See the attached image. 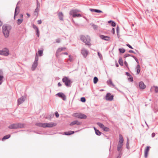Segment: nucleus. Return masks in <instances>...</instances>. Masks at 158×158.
Here are the masks:
<instances>
[{
    "mask_svg": "<svg viewBox=\"0 0 158 158\" xmlns=\"http://www.w3.org/2000/svg\"><path fill=\"white\" fill-rule=\"evenodd\" d=\"M122 154L121 152H119L118 156L116 158H121Z\"/></svg>",
    "mask_w": 158,
    "mask_h": 158,
    "instance_id": "5fc2aeb1",
    "label": "nucleus"
},
{
    "mask_svg": "<svg viewBox=\"0 0 158 158\" xmlns=\"http://www.w3.org/2000/svg\"><path fill=\"white\" fill-rule=\"evenodd\" d=\"M123 137L121 134H120L119 135V139L117 148V151L119 152H121V148L123 146Z\"/></svg>",
    "mask_w": 158,
    "mask_h": 158,
    "instance_id": "7ed1b4c3",
    "label": "nucleus"
},
{
    "mask_svg": "<svg viewBox=\"0 0 158 158\" xmlns=\"http://www.w3.org/2000/svg\"><path fill=\"white\" fill-rule=\"evenodd\" d=\"M38 60H39V57L36 53V55H35V60L34 62H35L38 63Z\"/></svg>",
    "mask_w": 158,
    "mask_h": 158,
    "instance_id": "c9c22d12",
    "label": "nucleus"
},
{
    "mask_svg": "<svg viewBox=\"0 0 158 158\" xmlns=\"http://www.w3.org/2000/svg\"><path fill=\"white\" fill-rule=\"evenodd\" d=\"M45 123H36L35 124V125L40 127L45 128Z\"/></svg>",
    "mask_w": 158,
    "mask_h": 158,
    "instance_id": "412c9836",
    "label": "nucleus"
},
{
    "mask_svg": "<svg viewBox=\"0 0 158 158\" xmlns=\"http://www.w3.org/2000/svg\"><path fill=\"white\" fill-rule=\"evenodd\" d=\"M56 43H59L60 42V39H57L56 40Z\"/></svg>",
    "mask_w": 158,
    "mask_h": 158,
    "instance_id": "338daca9",
    "label": "nucleus"
},
{
    "mask_svg": "<svg viewBox=\"0 0 158 158\" xmlns=\"http://www.w3.org/2000/svg\"><path fill=\"white\" fill-rule=\"evenodd\" d=\"M9 54V51L6 48H4L2 50H0V55L5 56H8Z\"/></svg>",
    "mask_w": 158,
    "mask_h": 158,
    "instance_id": "0eeeda50",
    "label": "nucleus"
},
{
    "mask_svg": "<svg viewBox=\"0 0 158 158\" xmlns=\"http://www.w3.org/2000/svg\"><path fill=\"white\" fill-rule=\"evenodd\" d=\"M59 53L58 52H56V57L57 58H58L59 56Z\"/></svg>",
    "mask_w": 158,
    "mask_h": 158,
    "instance_id": "052dcab7",
    "label": "nucleus"
},
{
    "mask_svg": "<svg viewBox=\"0 0 158 158\" xmlns=\"http://www.w3.org/2000/svg\"><path fill=\"white\" fill-rule=\"evenodd\" d=\"M126 145V148L127 149H129V139H127V142Z\"/></svg>",
    "mask_w": 158,
    "mask_h": 158,
    "instance_id": "c03bdc74",
    "label": "nucleus"
},
{
    "mask_svg": "<svg viewBox=\"0 0 158 158\" xmlns=\"http://www.w3.org/2000/svg\"><path fill=\"white\" fill-rule=\"evenodd\" d=\"M119 52L122 53H124L125 51V50L123 48H119Z\"/></svg>",
    "mask_w": 158,
    "mask_h": 158,
    "instance_id": "473e14b6",
    "label": "nucleus"
},
{
    "mask_svg": "<svg viewBox=\"0 0 158 158\" xmlns=\"http://www.w3.org/2000/svg\"><path fill=\"white\" fill-rule=\"evenodd\" d=\"M56 123H45V128L52 127H53L56 126Z\"/></svg>",
    "mask_w": 158,
    "mask_h": 158,
    "instance_id": "1a4fd4ad",
    "label": "nucleus"
},
{
    "mask_svg": "<svg viewBox=\"0 0 158 158\" xmlns=\"http://www.w3.org/2000/svg\"><path fill=\"white\" fill-rule=\"evenodd\" d=\"M10 137V135H9V134L5 135L2 138V141H3L5 140H6V139H9Z\"/></svg>",
    "mask_w": 158,
    "mask_h": 158,
    "instance_id": "bb28decb",
    "label": "nucleus"
},
{
    "mask_svg": "<svg viewBox=\"0 0 158 158\" xmlns=\"http://www.w3.org/2000/svg\"><path fill=\"white\" fill-rule=\"evenodd\" d=\"M81 101L83 102H85L86 101L85 98L84 97H81Z\"/></svg>",
    "mask_w": 158,
    "mask_h": 158,
    "instance_id": "37998d69",
    "label": "nucleus"
},
{
    "mask_svg": "<svg viewBox=\"0 0 158 158\" xmlns=\"http://www.w3.org/2000/svg\"><path fill=\"white\" fill-rule=\"evenodd\" d=\"M62 51V49H61L60 48H58L56 52H57L60 53Z\"/></svg>",
    "mask_w": 158,
    "mask_h": 158,
    "instance_id": "603ef678",
    "label": "nucleus"
},
{
    "mask_svg": "<svg viewBox=\"0 0 158 158\" xmlns=\"http://www.w3.org/2000/svg\"><path fill=\"white\" fill-rule=\"evenodd\" d=\"M151 147L149 146H147L144 150V156L145 158H147L148 156V152L149 149Z\"/></svg>",
    "mask_w": 158,
    "mask_h": 158,
    "instance_id": "dca6fc26",
    "label": "nucleus"
},
{
    "mask_svg": "<svg viewBox=\"0 0 158 158\" xmlns=\"http://www.w3.org/2000/svg\"><path fill=\"white\" fill-rule=\"evenodd\" d=\"M43 50H39L38 51L39 55L40 56H41L43 55Z\"/></svg>",
    "mask_w": 158,
    "mask_h": 158,
    "instance_id": "e433bc0d",
    "label": "nucleus"
},
{
    "mask_svg": "<svg viewBox=\"0 0 158 158\" xmlns=\"http://www.w3.org/2000/svg\"><path fill=\"white\" fill-rule=\"evenodd\" d=\"M76 12L75 11L73 10H72L70 11L69 12V15H72L73 16V17L74 18V15H75Z\"/></svg>",
    "mask_w": 158,
    "mask_h": 158,
    "instance_id": "2f4dec72",
    "label": "nucleus"
},
{
    "mask_svg": "<svg viewBox=\"0 0 158 158\" xmlns=\"http://www.w3.org/2000/svg\"><path fill=\"white\" fill-rule=\"evenodd\" d=\"M38 63L34 62L32 65V66L31 67V70L32 71H34L36 68L37 67L38 65Z\"/></svg>",
    "mask_w": 158,
    "mask_h": 158,
    "instance_id": "aec40b11",
    "label": "nucleus"
},
{
    "mask_svg": "<svg viewBox=\"0 0 158 158\" xmlns=\"http://www.w3.org/2000/svg\"><path fill=\"white\" fill-rule=\"evenodd\" d=\"M140 71V67L139 65L138 64L137 66V72L136 74H139Z\"/></svg>",
    "mask_w": 158,
    "mask_h": 158,
    "instance_id": "cd10ccee",
    "label": "nucleus"
},
{
    "mask_svg": "<svg viewBox=\"0 0 158 158\" xmlns=\"http://www.w3.org/2000/svg\"><path fill=\"white\" fill-rule=\"evenodd\" d=\"M36 35L38 37H39L40 36V32L39 31V30H37L36 31Z\"/></svg>",
    "mask_w": 158,
    "mask_h": 158,
    "instance_id": "8fccbe9b",
    "label": "nucleus"
},
{
    "mask_svg": "<svg viewBox=\"0 0 158 158\" xmlns=\"http://www.w3.org/2000/svg\"><path fill=\"white\" fill-rule=\"evenodd\" d=\"M80 40L83 42L85 43V45L90 47L92 44L90 43L91 39L90 37L88 35L85 36L83 35H80Z\"/></svg>",
    "mask_w": 158,
    "mask_h": 158,
    "instance_id": "f257e3e1",
    "label": "nucleus"
},
{
    "mask_svg": "<svg viewBox=\"0 0 158 158\" xmlns=\"http://www.w3.org/2000/svg\"><path fill=\"white\" fill-rule=\"evenodd\" d=\"M55 116L56 118H58L59 117V114L57 111H56L55 112Z\"/></svg>",
    "mask_w": 158,
    "mask_h": 158,
    "instance_id": "864d4df0",
    "label": "nucleus"
},
{
    "mask_svg": "<svg viewBox=\"0 0 158 158\" xmlns=\"http://www.w3.org/2000/svg\"><path fill=\"white\" fill-rule=\"evenodd\" d=\"M25 101V100L24 99V98L23 97H22L18 100V105H19L21 104H22L23 102L24 101Z\"/></svg>",
    "mask_w": 158,
    "mask_h": 158,
    "instance_id": "6ab92c4d",
    "label": "nucleus"
},
{
    "mask_svg": "<svg viewBox=\"0 0 158 158\" xmlns=\"http://www.w3.org/2000/svg\"><path fill=\"white\" fill-rule=\"evenodd\" d=\"M62 81L67 87H70L71 84L72 82L70 79L66 76H64L63 78Z\"/></svg>",
    "mask_w": 158,
    "mask_h": 158,
    "instance_id": "39448f33",
    "label": "nucleus"
},
{
    "mask_svg": "<svg viewBox=\"0 0 158 158\" xmlns=\"http://www.w3.org/2000/svg\"><path fill=\"white\" fill-rule=\"evenodd\" d=\"M10 26L4 25L2 26V32L5 37H8L9 35L10 31L11 29Z\"/></svg>",
    "mask_w": 158,
    "mask_h": 158,
    "instance_id": "f03ea898",
    "label": "nucleus"
},
{
    "mask_svg": "<svg viewBox=\"0 0 158 158\" xmlns=\"http://www.w3.org/2000/svg\"><path fill=\"white\" fill-rule=\"evenodd\" d=\"M118 62L119 64L121 66H123V62L122 59L121 57L119 58L118 61Z\"/></svg>",
    "mask_w": 158,
    "mask_h": 158,
    "instance_id": "7c9ffc66",
    "label": "nucleus"
},
{
    "mask_svg": "<svg viewBox=\"0 0 158 158\" xmlns=\"http://www.w3.org/2000/svg\"><path fill=\"white\" fill-rule=\"evenodd\" d=\"M116 31H117V34L118 35V33H119V27H118V26L116 28Z\"/></svg>",
    "mask_w": 158,
    "mask_h": 158,
    "instance_id": "6e6d98bb",
    "label": "nucleus"
},
{
    "mask_svg": "<svg viewBox=\"0 0 158 158\" xmlns=\"http://www.w3.org/2000/svg\"><path fill=\"white\" fill-rule=\"evenodd\" d=\"M41 23H42V21L41 20H38L37 21V23L38 24H41Z\"/></svg>",
    "mask_w": 158,
    "mask_h": 158,
    "instance_id": "0e129e2a",
    "label": "nucleus"
},
{
    "mask_svg": "<svg viewBox=\"0 0 158 158\" xmlns=\"http://www.w3.org/2000/svg\"><path fill=\"white\" fill-rule=\"evenodd\" d=\"M32 27L35 30V31L37 30H38V28L35 24H33L32 25Z\"/></svg>",
    "mask_w": 158,
    "mask_h": 158,
    "instance_id": "79ce46f5",
    "label": "nucleus"
},
{
    "mask_svg": "<svg viewBox=\"0 0 158 158\" xmlns=\"http://www.w3.org/2000/svg\"><path fill=\"white\" fill-rule=\"evenodd\" d=\"M3 73L2 70H0V85H1L3 82V79L4 78V76L3 75Z\"/></svg>",
    "mask_w": 158,
    "mask_h": 158,
    "instance_id": "f3484780",
    "label": "nucleus"
},
{
    "mask_svg": "<svg viewBox=\"0 0 158 158\" xmlns=\"http://www.w3.org/2000/svg\"><path fill=\"white\" fill-rule=\"evenodd\" d=\"M114 98V96L111 95L110 93H108L106 94L105 99L107 101H111L113 100Z\"/></svg>",
    "mask_w": 158,
    "mask_h": 158,
    "instance_id": "6e6552de",
    "label": "nucleus"
},
{
    "mask_svg": "<svg viewBox=\"0 0 158 158\" xmlns=\"http://www.w3.org/2000/svg\"><path fill=\"white\" fill-rule=\"evenodd\" d=\"M103 130L105 131L108 132L109 131L110 129L109 128L106 127L105 126L104 127Z\"/></svg>",
    "mask_w": 158,
    "mask_h": 158,
    "instance_id": "ea45409f",
    "label": "nucleus"
},
{
    "mask_svg": "<svg viewBox=\"0 0 158 158\" xmlns=\"http://www.w3.org/2000/svg\"><path fill=\"white\" fill-rule=\"evenodd\" d=\"M19 3V2H18V3L17 4V6L15 8V14L14 16V19H15V16L17 15L18 14V13H17V10H19V6H17V5H18V3Z\"/></svg>",
    "mask_w": 158,
    "mask_h": 158,
    "instance_id": "393cba45",
    "label": "nucleus"
},
{
    "mask_svg": "<svg viewBox=\"0 0 158 158\" xmlns=\"http://www.w3.org/2000/svg\"><path fill=\"white\" fill-rule=\"evenodd\" d=\"M107 83L108 84H110L112 85L114 87L115 89H117V88L115 87V85L113 83L112 80L111 79H109L107 81Z\"/></svg>",
    "mask_w": 158,
    "mask_h": 158,
    "instance_id": "a878e982",
    "label": "nucleus"
},
{
    "mask_svg": "<svg viewBox=\"0 0 158 158\" xmlns=\"http://www.w3.org/2000/svg\"><path fill=\"white\" fill-rule=\"evenodd\" d=\"M81 53L84 58H86L88 54V51L84 48L81 50Z\"/></svg>",
    "mask_w": 158,
    "mask_h": 158,
    "instance_id": "9b49d317",
    "label": "nucleus"
},
{
    "mask_svg": "<svg viewBox=\"0 0 158 158\" xmlns=\"http://www.w3.org/2000/svg\"><path fill=\"white\" fill-rule=\"evenodd\" d=\"M59 18L60 20L61 21L63 20V15L62 12H60L58 14Z\"/></svg>",
    "mask_w": 158,
    "mask_h": 158,
    "instance_id": "5701e85b",
    "label": "nucleus"
},
{
    "mask_svg": "<svg viewBox=\"0 0 158 158\" xmlns=\"http://www.w3.org/2000/svg\"><path fill=\"white\" fill-rule=\"evenodd\" d=\"M81 122H79L78 120H75L71 122L70 124L69 125L71 126L74 125H81Z\"/></svg>",
    "mask_w": 158,
    "mask_h": 158,
    "instance_id": "ddd939ff",
    "label": "nucleus"
},
{
    "mask_svg": "<svg viewBox=\"0 0 158 158\" xmlns=\"http://www.w3.org/2000/svg\"><path fill=\"white\" fill-rule=\"evenodd\" d=\"M155 136V133L154 132H153L152 134V138L154 137Z\"/></svg>",
    "mask_w": 158,
    "mask_h": 158,
    "instance_id": "69168bd1",
    "label": "nucleus"
},
{
    "mask_svg": "<svg viewBox=\"0 0 158 158\" xmlns=\"http://www.w3.org/2000/svg\"><path fill=\"white\" fill-rule=\"evenodd\" d=\"M124 63L125 65L126 66V67L128 68V65L127 62L126 61H125L124 62Z\"/></svg>",
    "mask_w": 158,
    "mask_h": 158,
    "instance_id": "bf43d9fd",
    "label": "nucleus"
},
{
    "mask_svg": "<svg viewBox=\"0 0 158 158\" xmlns=\"http://www.w3.org/2000/svg\"><path fill=\"white\" fill-rule=\"evenodd\" d=\"M97 125H98L101 128L103 129L104 127H105V126L102 123L98 122L97 123Z\"/></svg>",
    "mask_w": 158,
    "mask_h": 158,
    "instance_id": "c85d7f7f",
    "label": "nucleus"
},
{
    "mask_svg": "<svg viewBox=\"0 0 158 158\" xmlns=\"http://www.w3.org/2000/svg\"><path fill=\"white\" fill-rule=\"evenodd\" d=\"M92 26L93 27L94 29L95 30H96L98 28V26L97 25H95L94 24H93Z\"/></svg>",
    "mask_w": 158,
    "mask_h": 158,
    "instance_id": "de8ad7c7",
    "label": "nucleus"
},
{
    "mask_svg": "<svg viewBox=\"0 0 158 158\" xmlns=\"http://www.w3.org/2000/svg\"><path fill=\"white\" fill-rule=\"evenodd\" d=\"M150 91L151 92H152L154 91L156 93H158V87L154 85L152 86L150 89Z\"/></svg>",
    "mask_w": 158,
    "mask_h": 158,
    "instance_id": "9d476101",
    "label": "nucleus"
},
{
    "mask_svg": "<svg viewBox=\"0 0 158 158\" xmlns=\"http://www.w3.org/2000/svg\"><path fill=\"white\" fill-rule=\"evenodd\" d=\"M132 55H131L129 54H126L124 55V58H126V57H128V56H132Z\"/></svg>",
    "mask_w": 158,
    "mask_h": 158,
    "instance_id": "a18cd8bd",
    "label": "nucleus"
},
{
    "mask_svg": "<svg viewBox=\"0 0 158 158\" xmlns=\"http://www.w3.org/2000/svg\"><path fill=\"white\" fill-rule=\"evenodd\" d=\"M23 21V19H18L17 20V24L20 25Z\"/></svg>",
    "mask_w": 158,
    "mask_h": 158,
    "instance_id": "f704fd0d",
    "label": "nucleus"
},
{
    "mask_svg": "<svg viewBox=\"0 0 158 158\" xmlns=\"http://www.w3.org/2000/svg\"><path fill=\"white\" fill-rule=\"evenodd\" d=\"M108 23H111V25L112 27H115L116 26V23L114 21L109 20L108 21Z\"/></svg>",
    "mask_w": 158,
    "mask_h": 158,
    "instance_id": "c756f323",
    "label": "nucleus"
},
{
    "mask_svg": "<svg viewBox=\"0 0 158 158\" xmlns=\"http://www.w3.org/2000/svg\"><path fill=\"white\" fill-rule=\"evenodd\" d=\"M128 52L129 53H134L135 54H136V53L134 51H133L132 50H130Z\"/></svg>",
    "mask_w": 158,
    "mask_h": 158,
    "instance_id": "680f3d73",
    "label": "nucleus"
},
{
    "mask_svg": "<svg viewBox=\"0 0 158 158\" xmlns=\"http://www.w3.org/2000/svg\"><path fill=\"white\" fill-rule=\"evenodd\" d=\"M24 127V124L21 123H13L8 126V128L10 129H18L22 128Z\"/></svg>",
    "mask_w": 158,
    "mask_h": 158,
    "instance_id": "20e7f679",
    "label": "nucleus"
},
{
    "mask_svg": "<svg viewBox=\"0 0 158 158\" xmlns=\"http://www.w3.org/2000/svg\"><path fill=\"white\" fill-rule=\"evenodd\" d=\"M73 116L77 118L85 119L87 118V116L84 114L81 113H76L73 114Z\"/></svg>",
    "mask_w": 158,
    "mask_h": 158,
    "instance_id": "423d86ee",
    "label": "nucleus"
},
{
    "mask_svg": "<svg viewBox=\"0 0 158 158\" xmlns=\"http://www.w3.org/2000/svg\"><path fill=\"white\" fill-rule=\"evenodd\" d=\"M111 32L113 34H114V33H115V29H114V28H112V30H111Z\"/></svg>",
    "mask_w": 158,
    "mask_h": 158,
    "instance_id": "e2e57ef3",
    "label": "nucleus"
},
{
    "mask_svg": "<svg viewBox=\"0 0 158 158\" xmlns=\"http://www.w3.org/2000/svg\"><path fill=\"white\" fill-rule=\"evenodd\" d=\"M79 131V130L76 131H69L65 132L64 134L66 135H69L73 134L75 132H77Z\"/></svg>",
    "mask_w": 158,
    "mask_h": 158,
    "instance_id": "a211bd4d",
    "label": "nucleus"
},
{
    "mask_svg": "<svg viewBox=\"0 0 158 158\" xmlns=\"http://www.w3.org/2000/svg\"><path fill=\"white\" fill-rule=\"evenodd\" d=\"M36 3H37L36 7V8L40 9V3L39 2L38 0H37Z\"/></svg>",
    "mask_w": 158,
    "mask_h": 158,
    "instance_id": "4c0bfd02",
    "label": "nucleus"
},
{
    "mask_svg": "<svg viewBox=\"0 0 158 158\" xmlns=\"http://www.w3.org/2000/svg\"><path fill=\"white\" fill-rule=\"evenodd\" d=\"M129 80L130 81H133V77L132 76H131L130 77V78H129Z\"/></svg>",
    "mask_w": 158,
    "mask_h": 158,
    "instance_id": "13d9d810",
    "label": "nucleus"
},
{
    "mask_svg": "<svg viewBox=\"0 0 158 158\" xmlns=\"http://www.w3.org/2000/svg\"><path fill=\"white\" fill-rule=\"evenodd\" d=\"M69 60L70 62H72L73 61V59L71 56L70 55H69Z\"/></svg>",
    "mask_w": 158,
    "mask_h": 158,
    "instance_id": "09e8293b",
    "label": "nucleus"
},
{
    "mask_svg": "<svg viewBox=\"0 0 158 158\" xmlns=\"http://www.w3.org/2000/svg\"><path fill=\"white\" fill-rule=\"evenodd\" d=\"M89 10L92 12H95V9H90Z\"/></svg>",
    "mask_w": 158,
    "mask_h": 158,
    "instance_id": "774afa93",
    "label": "nucleus"
},
{
    "mask_svg": "<svg viewBox=\"0 0 158 158\" xmlns=\"http://www.w3.org/2000/svg\"><path fill=\"white\" fill-rule=\"evenodd\" d=\"M99 36L101 39L109 41L110 40V37L109 36H105L103 35H100Z\"/></svg>",
    "mask_w": 158,
    "mask_h": 158,
    "instance_id": "2eb2a0df",
    "label": "nucleus"
},
{
    "mask_svg": "<svg viewBox=\"0 0 158 158\" xmlns=\"http://www.w3.org/2000/svg\"><path fill=\"white\" fill-rule=\"evenodd\" d=\"M98 55L101 60L102 59L103 57L102 55L99 52H98Z\"/></svg>",
    "mask_w": 158,
    "mask_h": 158,
    "instance_id": "a19ab883",
    "label": "nucleus"
},
{
    "mask_svg": "<svg viewBox=\"0 0 158 158\" xmlns=\"http://www.w3.org/2000/svg\"><path fill=\"white\" fill-rule=\"evenodd\" d=\"M40 11L39 9L36 8L34 12V15L37 17L38 16L39 13Z\"/></svg>",
    "mask_w": 158,
    "mask_h": 158,
    "instance_id": "4be33fe9",
    "label": "nucleus"
},
{
    "mask_svg": "<svg viewBox=\"0 0 158 158\" xmlns=\"http://www.w3.org/2000/svg\"><path fill=\"white\" fill-rule=\"evenodd\" d=\"M98 81V78L95 77L94 78V83L95 84H96Z\"/></svg>",
    "mask_w": 158,
    "mask_h": 158,
    "instance_id": "72a5a7b5",
    "label": "nucleus"
},
{
    "mask_svg": "<svg viewBox=\"0 0 158 158\" xmlns=\"http://www.w3.org/2000/svg\"><path fill=\"white\" fill-rule=\"evenodd\" d=\"M94 129L95 130V133L96 135L100 136L101 135L102 132L98 130H97L95 127H94Z\"/></svg>",
    "mask_w": 158,
    "mask_h": 158,
    "instance_id": "b1692460",
    "label": "nucleus"
},
{
    "mask_svg": "<svg viewBox=\"0 0 158 158\" xmlns=\"http://www.w3.org/2000/svg\"><path fill=\"white\" fill-rule=\"evenodd\" d=\"M95 12L97 13H102V12L101 10H98V9H95Z\"/></svg>",
    "mask_w": 158,
    "mask_h": 158,
    "instance_id": "3c124183",
    "label": "nucleus"
},
{
    "mask_svg": "<svg viewBox=\"0 0 158 158\" xmlns=\"http://www.w3.org/2000/svg\"><path fill=\"white\" fill-rule=\"evenodd\" d=\"M131 56L135 60L137 63L138 64H139V61L138 59L134 56L132 55Z\"/></svg>",
    "mask_w": 158,
    "mask_h": 158,
    "instance_id": "58836bf2",
    "label": "nucleus"
},
{
    "mask_svg": "<svg viewBox=\"0 0 158 158\" xmlns=\"http://www.w3.org/2000/svg\"><path fill=\"white\" fill-rule=\"evenodd\" d=\"M126 45L127 47H128L129 48H130L131 49H133V48H132V47L131 45H130L129 44H127Z\"/></svg>",
    "mask_w": 158,
    "mask_h": 158,
    "instance_id": "4d7b16f0",
    "label": "nucleus"
},
{
    "mask_svg": "<svg viewBox=\"0 0 158 158\" xmlns=\"http://www.w3.org/2000/svg\"><path fill=\"white\" fill-rule=\"evenodd\" d=\"M56 95L58 96L59 97L61 98L62 99L65 101L66 100V96L63 93H58L56 94Z\"/></svg>",
    "mask_w": 158,
    "mask_h": 158,
    "instance_id": "f8f14e48",
    "label": "nucleus"
},
{
    "mask_svg": "<svg viewBox=\"0 0 158 158\" xmlns=\"http://www.w3.org/2000/svg\"><path fill=\"white\" fill-rule=\"evenodd\" d=\"M74 18H75L76 17H81V15L80 14H75V15H73Z\"/></svg>",
    "mask_w": 158,
    "mask_h": 158,
    "instance_id": "49530a36",
    "label": "nucleus"
},
{
    "mask_svg": "<svg viewBox=\"0 0 158 158\" xmlns=\"http://www.w3.org/2000/svg\"><path fill=\"white\" fill-rule=\"evenodd\" d=\"M139 85L140 89H143L146 88V85L143 81L140 82Z\"/></svg>",
    "mask_w": 158,
    "mask_h": 158,
    "instance_id": "4468645a",
    "label": "nucleus"
}]
</instances>
